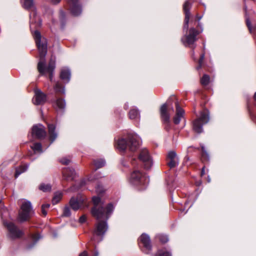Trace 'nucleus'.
<instances>
[{
    "label": "nucleus",
    "mask_w": 256,
    "mask_h": 256,
    "mask_svg": "<svg viewBox=\"0 0 256 256\" xmlns=\"http://www.w3.org/2000/svg\"><path fill=\"white\" fill-rule=\"evenodd\" d=\"M210 82V77L207 74H204L201 78L200 82L202 85L206 86Z\"/></svg>",
    "instance_id": "31"
},
{
    "label": "nucleus",
    "mask_w": 256,
    "mask_h": 256,
    "mask_svg": "<svg viewBox=\"0 0 256 256\" xmlns=\"http://www.w3.org/2000/svg\"><path fill=\"white\" fill-rule=\"evenodd\" d=\"M176 114L174 118V122L178 124L184 116V110L180 107L178 102L176 104Z\"/></svg>",
    "instance_id": "18"
},
{
    "label": "nucleus",
    "mask_w": 256,
    "mask_h": 256,
    "mask_svg": "<svg viewBox=\"0 0 256 256\" xmlns=\"http://www.w3.org/2000/svg\"><path fill=\"white\" fill-rule=\"evenodd\" d=\"M210 120L209 112L207 110L200 112L198 118L193 121L192 129L194 132L200 134L203 132L202 126L207 124Z\"/></svg>",
    "instance_id": "4"
},
{
    "label": "nucleus",
    "mask_w": 256,
    "mask_h": 256,
    "mask_svg": "<svg viewBox=\"0 0 256 256\" xmlns=\"http://www.w3.org/2000/svg\"><path fill=\"white\" fill-rule=\"evenodd\" d=\"M36 44L39 51L40 60L38 64V70L42 75L46 72L50 74L49 78L52 80L53 72L56 68V57L52 56L47 67L46 66L45 56L47 54V40L42 38L40 32L36 30L33 34Z\"/></svg>",
    "instance_id": "2"
},
{
    "label": "nucleus",
    "mask_w": 256,
    "mask_h": 256,
    "mask_svg": "<svg viewBox=\"0 0 256 256\" xmlns=\"http://www.w3.org/2000/svg\"><path fill=\"white\" fill-rule=\"evenodd\" d=\"M94 206L91 213L98 222L96 225L94 233L98 236H103L108 230L107 220L112 213L114 206L110 203L104 206V203L98 196H94L92 198Z\"/></svg>",
    "instance_id": "1"
},
{
    "label": "nucleus",
    "mask_w": 256,
    "mask_h": 256,
    "mask_svg": "<svg viewBox=\"0 0 256 256\" xmlns=\"http://www.w3.org/2000/svg\"><path fill=\"white\" fill-rule=\"evenodd\" d=\"M79 256H88V253L84 251L82 253H81Z\"/></svg>",
    "instance_id": "42"
},
{
    "label": "nucleus",
    "mask_w": 256,
    "mask_h": 256,
    "mask_svg": "<svg viewBox=\"0 0 256 256\" xmlns=\"http://www.w3.org/2000/svg\"><path fill=\"white\" fill-rule=\"evenodd\" d=\"M140 246H143L146 250H150L152 246L150 237L146 234H142L138 239Z\"/></svg>",
    "instance_id": "13"
},
{
    "label": "nucleus",
    "mask_w": 256,
    "mask_h": 256,
    "mask_svg": "<svg viewBox=\"0 0 256 256\" xmlns=\"http://www.w3.org/2000/svg\"><path fill=\"white\" fill-rule=\"evenodd\" d=\"M98 256V252H96L94 256Z\"/></svg>",
    "instance_id": "48"
},
{
    "label": "nucleus",
    "mask_w": 256,
    "mask_h": 256,
    "mask_svg": "<svg viewBox=\"0 0 256 256\" xmlns=\"http://www.w3.org/2000/svg\"><path fill=\"white\" fill-rule=\"evenodd\" d=\"M35 15H36V12H33V16H34H34H35Z\"/></svg>",
    "instance_id": "50"
},
{
    "label": "nucleus",
    "mask_w": 256,
    "mask_h": 256,
    "mask_svg": "<svg viewBox=\"0 0 256 256\" xmlns=\"http://www.w3.org/2000/svg\"><path fill=\"white\" fill-rule=\"evenodd\" d=\"M96 191L97 192H100V193L102 192L101 190H99L98 187L96 188Z\"/></svg>",
    "instance_id": "47"
},
{
    "label": "nucleus",
    "mask_w": 256,
    "mask_h": 256,
    "mask_svg": "<svg viewBox=\"0 0 256 256\" xmlns=\"http://www.w3.org/2000/svg\"><path fill=\"white\" fill-rule=\"evenodd\" d=\"M28 168V166L27 164H24L18 168L16 170L15 178H16L22 173L26 172Z\"/></svg>",
    "instance_id": "26"
},
{
    "label": "nucleus",
    "mask_w": 256,
    "mask_h": 256,
    "mask_svg": "<svg viewBox=\"0 0 256 256\" xmlns=\"http://www.w3.org/2000/svg\"><path fill=\"white\" fill-rule=\"evenodd\" d=\"M254 100H256V92L254 93Z\"/></svg>",
    "instance_id": "49"
},
{
    "label": "nucleus",
    "mask_w": 256,
    "mask_h": 256,
    "mask_svg": "<svg viewBox=\"0 0 256 256\" xmlns=\"http://www.w3.org/2000/svg\"><path fill=\"white\" fill-rule=\"evenodd\" d=\"M32 214L31 203L29 201H24L21 206L19 213V219L20 221L28 220Z\"/></svg>",
    "instance_id": "6"
},
{
    "label": "nucleus",
    "mask_w": 256,
    "mask_h": 256,
    "mask_svg": "<svg viewBox=\"0 0 256 256\" xmlns=\"http://www.w3.org/2000/svg\"><path fill=\"white\" fill-rule=\"evenodd\" d=\"M158 240L162 243H166L168 241L167 236L164 234H160L158 236Z\"/></svg>",
    "instance_id": "33"
},
{
    "label": "nucleus",
    "mask_w": 256,
    "mask_h": 256,
    "mask_svg": "<svg viewBox=\"0 0 256 256\" xmlns=\"http://www.w3.org/2000/svg\"><path fill=\"white\" fill-rule=\"evenodd\" d=\"M32 14H30V27L32 26V24L34 22V20H33V18H32Z\"/></svg>",
    "instance_id": "44"
},
{
    "label": "nucleus",
    "mask_w": 256,
    "mask_h": 256,
    "mask_svg": "<svg viewBox=\"0 0 256 256\" xmlns=\"http://www.w3.org/2000/svg\"><path fill=\"white\" fill-rule=\"evenodd\" d=\"M1 217L2 219L6 217V214H8L7 210L5 208H1L0 210Z\"/></svg>",
    "instance_id": "34"
},
{
    "label": "nucleus",
    "mask_w": 256,
    "mask_h": 256,
    "mask_svg": "<svg viewBox=\"0 0 256 256\" xmlns=\"http://www.w3.org/2000/svg\"><path fill=\"white\" fill-rule=\"evenodd\" d=\"M128 116L131 120H138L140 118V112L138 109L133 108L130 110Z\"/></svg>",
    "instance_id": "24"
},
{
    "label": "nucleus",
    "mask_w": 256,
    "mask_h": 256,
    "mask_svg": "<svg viewBox=\"0 0 256 256\" xmlns=\"http://www.w3.org/2000/svg\"><path fill=\"white\" fill-rule=\"evenodd\" d=\"M94 166H96V170L104 166L106 164L105 160L103 159L94 160L93 161Z\"/></svg>",
    "instance_id": "27"
},
{
    "label": "nucleus",
    "mask_w": 256,
    "mask_h": 256,
    "mask_svg": "<svg viewBox=\"0 0 256 256\" xmlns=\"http://www.w3.org/2000/svg\"><path fill=\"white\" fill-rule=\"evenodd\" d=\"M39 189L44 192H49L51 190V186L48 184H42L39 186Z\"/></svg>",
    "instance_id": "30"
},
{
    "label": "nucleus",
    "mask_w": 256,
    "mask_h": 256,
    "mask_svg": "<svg viewBox=\"0 0 256 256\" xmlns=\"http://www.w3.org/2000/svg\"><path fill=\"white\" fill-rule=\"evenodd\" d=\"M191 4L189 0L186 1L183 6V9L185 13V20L184 24V28L188 30V22L190 16V8Z\"/></svg>",
    "instance_id": "15"
},
{
    "label": "nucleus",
    "mask_w": 256,
    "mask_h": 256,
    "mask_svg": "<svg viewBox=\"0 0 256 256\" xmlns=\"http://www.w3.org/2000/svg\"><path fill=\"white\" fill-rule=\"evenodd\" d=\"M70 71L68 68H62L60 72V76L65 83H68L70 79Z\"/></svg>",
    "instance_id": "19"
},
{
    "label": "nucleus",
    "mask_w": 256,
    "mask_h": 256,
    "mask_svg": "<svg viewBox=\"0 0 256 256\" xmlns=\"http://www.w3.org/2000/svg\"><path fill=\"white\" fill-rule=\"evenodd\" d=\"M160 116L162 121L168 124L170 121V114L168 112V108L166 104H164L160 108Z\"/></svg>",
    "instance_id": "20"
},
{
    "label": "nucleus",
    "mask_w": 256,
    "mask_h": 256,
    "mask_svg": "<svg viewBox=\"0 0 256 256\" xmlns=\"http://www.w3.org/2000/svg\"><path fill=\"white\" fill-rule=\"evenodd\" d=\"M46 100V96L40 90L36 89L34 90V96L33 102L36 105L43 104Z\"/></svg>",
    "instance_id": "11"
},
{
    "label": "nucleus",
    "mask_w": 256,
    "mask_h": 256,
    "mask_svg": "<svg viewBox=\"0 0 256 256\" xmlns=\"http://www.w3.org/2000/svg\"><path fill=\"white\" fill-rule=\"evenodd\" d=\"M54 88L56 93H62L64 94L65 92L64 88L60 82H56Z\"/></svg>",
    "instance_id": "25"
},
{
    "label": "nucleus",
    "mask_w": 256,
    "mask_h": 256,
    "mask_svg": "<svg viewBox=\"0 0 256 256\" xmlns=\"http://www.w3.org/2000/svg\"><path fill=\"white\" fill-rule=\"evenodd\" d=\"M63 215L66 216H68L70 215V210L68 206H66L64 208Z\"/></svg>",
    "instance_id": "36"
},
{
    "label": "nucleus",
    "mask_w": 256,
    "mask_h": 256,
    "mask_svg": "<svg viewBox=\"0 0 256 256\" xmlns=\"http://www.w3.org/2000/svg\"><path fill=\"white\" fill-rule=\"evenodd\" d=\"M31 148L33 150L34 152L42 153V144L39 142L34 143L32 146H31Z\"/></svg>",
    "instance_id": "28"
},
{
    "label": "nucleus",
    "mask_w": 256,
    "mask_h": 256,
    "mask_svg": "<svg viewBox=\"0 0 256 256\" xmlns=\"http://www.w3.org/2000/svg\"><path fill=\"white\" fill-rule=\"evenodd\" d=\"M201 174L202 176L204 174V167H203L202 168V172H201Z\"/></svg>",
    "instance_id": "46"
},
{
    "label": "nucleus",
    "mask_w": 256,
    "mask_h": 256,
    "mask_svg": "<svg viewBox=\"0 0 256 256\" xmlns=\"http://www.w3.org/2000/svg\"><path fill=\"white\" fill-rule=\"evenodd\" d=\"M60 162L64 164L67 165L70 163V160L67 158H62L60 160Z\"/></svg>",
    "instance_id": "37"
},
{
    "label": "nucleus",
    "mask_w": 256,
    "mask_h": 256,
    "mask_svg": "<svg viewBox=\"0 0 256 256\" xmlns=\"http://www.w3.org/2000/svg\"><path fill=\"white\" fill-rule=\"evenodd\" d=\"M40 236L38 234H34L32 236V240L34 242V244H35L37 241L40 238Z\"/></svg>",
    "instance_id": "35"
},
{
    "label": "nucleus",
    "mask_w": 256,
    "mask_h": 256,
    "mask_svg": "<svg viewBox=\"0 0 256 256\" xmlns=\"http://www.w3.org/2000/svg\"><path fill=\"white\" fill-rule=\"evenodd\" d=\"M85 198L80 196L76 198L72 197L70 200V207L74 210H76L80 208L82 204L84 203Z\"/></svg>",
    "instance_id": "12"
},
{
    "label": "nucleus",
    "mask_w": 256,
    "mask_h": 256,
    "mask_svg": "<svg viewBox=\"0 0 256 256\" xmlns=\"http://www.w3.org/2000/svg\"><path fill=\"white\" fill-rule=\"evenodd\" d=\"M130 182L133 185H144L148 182L147 178L142 174L138 170H134L130 174Z\"/></svg>",
    "instance_id": "5"
},
{
    "label": "nucleus",
    "mask_w": 256,
    "mask_h": 256,
    "mask_svg": "<svg viewBox=\"0 0 256 256\" xmlns=\"http://www.w3.org/2000/svg\"><path fill=\"white\" fill-rule=\"evenodd\" d=\"M50 205V204H42V206L44 208H49Z\"/></svg>",
    "instance_id": "43"
},
{
    "label": "nucleus",
    "mask_w": 256,
    "mask_h": 256,
    "mask_svg": "<svg viewBox=\"0 0 256 256\" xmlns=\"http://www.w3.org/2000/svg\"><path fill=\"white\" fill-rule=\"evenodd\" d=\"M202 149L203 151H204V146H202Z\"/></svg>",
    "instance_id": "51"
},
{
    "label": "nucleus",
    "mask_w": 256,
    "mask_h": 256,
    "mask_svg": "<svg viewBox=\"0 0 256 256\" xmlns=\"http://www.w3.org/2000/svg\"><path fill=\"white\" fill-rule=\"evenodd\" d=\"M4 224L6 226L10 236L12 238H18L22 235V232L18 230L12 222H6L4 220Z\"/></svg>",
    "instance_id": "9"
},
{
    "label": "nucleus",
    "mask_w": 256,
    "mask_h": 256,
    "mask_svg": "<svg viewBox=\"0 0 256 256\" xmlns=\"http://www.w3.org/2000/svg\"><path fill=\"white\" fill-rule=\"evenodd\" d=\"M246 24H247L248 27V28L249 30L250 31L251 28L250 26V22L248 19H246Z\"/></svg>",
    "instance_id": "41"
},
{
    "label": "nucleus",
    "mask_w": 256,
    "mask_h": 256,
    "mask_svg": "<svg viewBox=\"0 0 256 256\" xmlns=\"http://www.w3.org/2000/svg\"><path fill=\"white\" fill-rule=\"evenodd\" d=\"M86 218L85 215H82L79 218V222L80 223H84L86 222Z\"/></svg>",
    "instance_id": "38"
},
{
    "label": "nucleus",
    "mask_w": 256,
    "mask_h": 256,
    "mask_svg": "<svg viewBox=\"0 0 256 256\" xmlns=\"http://www.w3.org/2000/svg\"><path fill=\"white\" fill-rule=\"evenodd\" d=\"M156 256H172L171 254L164 250H159Z\"/></svg>",
    "instance_id": "32"
},
{
    "label": "nucleus",
    "mask_w": 256,
    "mask_h": 256,
    "mask_svg": "<svg viewBox=\"0 0 256 256\" xmlns=\"http://www.w3.org/2000/svg\"><path fill=\"white\" fill-rule=\"evenodd\" d=\"M166 160L168 166L170 168L176 167L178 164L176 154L174 151L168 152L167 155Z\"/></svg>",
    "instance_id": "14"
},
{
    "label": "nucleus",
    "mask_w": 256,
    "mask_h": 256,
    "mask_svg": "<svg viewBox=\"0 0 256 256\" xmlns=\"http://www.w3.org/2000/svg\"><path fill=\"white\" fill-rule=\"evenodd\" d=\"M42 212L44 216H46L47 214V212L46 210V208H44L42 206Z\"/></svg>",
    "instance_id": "40"
},
{
    "label": "nucleus",
    "mask_w": 256,
    "mask_h": 256,
    "mask_svg": "<svg viewBox=\"0 0 256 256\" xmlns=\"http://www.w3.org/2000/svg\"><path fill=\"white\" fill-rule=\"evenodd\" d=\"M140 143V138L137 134H130L127 140L122 138L118 140L117 148L121 151L128 148L130 150L134 152L138 148Z\"/></svg>",
    "instance_id": "3"
},
{
    "label": "nucleus",
    "mask_w": 256,
    "mask_h": 256,
    "mask_svg": "<svg viewBox=\"0 0 256 256\" xmlns=\"http://www.w3.org/2000/svg\"><path fill=\"white\" fill-rule=\"evenodd\" d=\"M60 1V0H52V2L54 4H57V3H58Z\"/></svg>",
    "instance_id": "45"
},
{
    "label": "nucleus",
    "mask_w": 256,
    "mask_h": 256,
    "mask_svg": "<svg viewBox=\"0 0 256 256\" xmlns=\"http://www.w3.org/2000/svg\"><path fill=\"white\" fill-rule=\"evenodd\" d=\"M198 32L194 28H190L189 34L182 38V40L186 46L193 47L196 41V36L198 34Z\"/></svg>",
    "instance_id": "7"
},
{
    "label": "nucleus",
    "mask_w": 256,
    "mask_h": 256,
    "mask_svg": "<svg viewBox=\"0 0 256 256\" xmlns=\"http://www.w3.org/2000/svg\"><path fill=\"white\" fill-rule=\"evenodd\" d=\"M204 54H202L200 56V58L199 60V64H200V66H201V64H202V62L204 58Z\"/></svg>",
    "instance_id": "39"
},
{
    "label": "nucleus",
    "mask_w": 256,
    "mask_h": 256,
    "mask_svg": "<svg viewBox=\"0 0 256 256\" xmlns=\"http://www.w3.org/2000/svg\"><path fill=\"white\" fill-rule=\"evenodd\" d=\"M50 140L52 143L57 138V133L55 132L56 126L53 124H48V126Z\"/></svg>",
    "instance_id": "21"
},
{
    "label": "nucleus",
    "mask_w": 256,
    "mask_h": 256,
    "mask_svg": "<svg viewBox=\"0 0 256 256\" xmlns=\"http://www.w3.org/2000/svg\"><path fill=\"white\" fill-rule=\"evenodd\" d=\"M21 3L24 8L27 10L33 9L34 10V0H21Z\"/></svg>",
    "instance_id": "22"
},
{
    "label": "nucleus",
    "mask_w": 256,
    "mask_h": 256,
    "mask_svg": "<svg viewBox=\"0 0 256 256\" xmlns=\"http://www.w3.org/2000/svg\"><path fill=\"white\" fill-rule=\"evenodd\" d=\"M66 106V103L64 100L58 98L56 100L54 104V108L56 110H62Z\"/></svg>",
    "instance_id": "23"
},
{
    "label": "nucleus",
    "mask_w": 256,
    "mask_h": 256,
    "mask_svg": "<svg viewBox=\"0 0 256 256\" xmlns=\"http://www.w3.org/2000/svg\"><path fill=\"white\" fill-rule=\"evenodd\" d=\"M62 198V194L60 192H56L52 200V203L53 204H57L61 200Z\"/></svg>",
    "instance_id": "29"
},
{
    "label": "nucleus",
    "mask_w": 256,
    "mask_h": 256,
    "mask_svg": "<svg viewBox=\"0 0 256 256\" xmlns=\"http://www.w3.org/2000/svg\"><path fill=\"white\" fill-rule=\"evenodd\" d=\"M78 0H69L68 2L70 5V8L72 14L77 16L82 12L80 6L78 4Z\"/></svg>",
    "instance_id": "17"
},
{
    "label": "nucleus",
    "mask_w": 256,
    "mask_h": 256,
    "mask_svg": "<svg viewBox=\"0 0 256 256\" xmlns=\"http://www.w3.org/2000/svg\"><path fill=\"white\" fill-rule=\"evenodd\" d=\"M32 136L38 139L44 138L46 136L44 127L42 124L34 126L32 128Z\"/></svg>",
    "instance_id": "10"
},
{
    "label": "nucleus",
    "mask_w": 256,
    "mask_h": 256,
    "mask_svg": "<svg viewBox=\"0 0 256 256\" xmlns=\"http://www.w3.org/2000/svg\"><path fill=\"white\" fill-rule=\"evenodd\" d=\"M139 159L144 162L145 168L149 169L152 166V160L146 149H143L141 150L139 155Z\"/></svg>",
    "instance_id": "8"
},
{
    "label": "nucleus",
    "mask_w": 256,
    "mask_h": 256,
    "mask_svg": "<svg viewBox=\"0 0 256 256\" xmlns=\"http://www.w3.org/2000/svg\"><path fill=\"white\" fill-rule=\"evenodd\" d=\"M76 176V174L72 168H66L62 170V178L64 180H74Z\"/></svg>",
    "instance_id": "16"
}]
</instances>
